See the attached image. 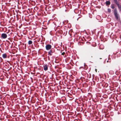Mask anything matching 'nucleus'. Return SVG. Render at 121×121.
Segmentation results:
<instances>
[{"label":"nucleus","mask_w":121,"mask_h":121,"mask_svg":"<svg viewBox=\"0 0 121 121\" xmlns=\"http://www.w3.org/2000/svg\"><path fill=\"white\" fill-rule=\"evenodd\" d=\"M114 13L116 19L118 20V19L119 17V16L117 13L116 9H115L114 10Z\"/></svg>","instance_id":"1"},{"label":"nucleus","mask_w":121,"mask_h":121,"mask_svg":"<svg viewBox=\"0 0 121 121\" xmlns=\"http://www.w3.org/2000/svg\"><path fill=\"white\" fill-rule=\"evenodd\" d=\"M46 49L47 50H48L50 49L51 48L52 46L50 44H47L45 47Z\"/></svg>","instance_id":"2"},{"label":"nucleus","mask_w":121,"mask_h":121,"mask_svg":"<svg viewBox=\"0 0 121 121\" xmlns=\"http://www.w3.org/2000/svg\"><path fill=\"white\" fill-rule=\"evenodd\" d=\"M1 37L3 39H5L7 37V35L6 33H2L1 34Z\"/></svg>","instance_id":"3"},{"label":"nucleus","mask_w":121,"mask_h":121,"mask_svg":"<svg viewBox=\"0 0 121 121\" xmlns=\"http://www.w3.org/2000/svg\"><path fill=\"white\" fill-rule=\"evenodd\" d=\"M43 67L44 68V70L46 71H47L48 69V65H45V64L43 65Z\"/></svg>","instance_id":"4"},{"label":"nucleus","mask_w":121,"mask_h":121,"mask_svg":"<svg viewBox=\"0 0 121 121\" xmlns=\"http://www.w3.org/2000/svg\"><path fill=\"white\" fill-rule=\"evenodd\" d=\"M53 53V52L52 51V50H50L48 52V55L50 56H52V53Z\"/></svg>","instance_id":"5"},{"label":"nucleus","mask_w":121,"mask_h":121,"mask_svg":"<svg viewBox=\"0 0 121 121\" xmlns=\"http://www.w3.org/2000/svg\"><path fill=\"white\" fill-rule=\"evenodd\" d=\"M2 57L4 59L6 58L7 57V55L5 53L3 54L2 55Z\"/></svg>","instance_id":"6"},{"label":"nucleus","mask_w":121,"mask_h":121,"mask_svg":"<svg viewBox=\"0 0 121 121\" xmlns=\"http://www.w3.org/2000/svg\"><path fill=\"white\" fill-rule=\"evenodd\" d=\"M110 1L108 0L106 1V4L107 5H109L110 4Z\"/></svg>","instance_id":"7"},{"label":"nucleus","mask_w":121,"mask_h":121,"mask_svg":"<svg viewBox=\"0 0 121 121\" xmlns=\"http://www.w3.org/2000/svg\"><path fill=\"white\" fill-rule=\"evenodd\" d=\"M118 7V8L119 9L120 11L121 12V5L119 4L118 5H117Z\"/></svg>","instance_id":"8"},{"label":"nucleus","mask_w":121,"mask_h":121,"mask_svg":"<svg viewBox=\"0 0 121 121\" xmlns=\"http://www.w3.org/2000/svg\"><path fill=\"white\" fill-rule=\"evenodd\" d=\"M113 0L117 5L119 4L117 0Z\"/></svg>","instance_id":"9"},{"label":"nucleus","mask_w":121,"mask_h":121,"mask_svg":"<svg viewBox=\"0 0 121 121\" xmlns=\"http://www.w3.org/2000/svg\"><path fill=\"white\" fill-rule=\"evenodd\" d=\"M32 43V42L31 40H29L28 42V44L29 45H30Z\"/></svg>","instance_id":"10"},{"label":"nucleus","mask_w":121,"mask_h":121,"mask_svg":"<svg viewBox=\"0 0 121 121\" xmlns=\"http://www.w3.org/2000/svg\"><path fill=\"white\" fill-rule=\"evenodd\" d=\"M108 11L109 12H111V10L110 9L108 8Z\"/></svg>","instance_id":"11"},{"label":"nucleus","mask_w":121,"mask_h":121,"mask_svg":"<svg viewBox=\"0 0 121 121\" xmlns=\"http://www.w3.org/2000/svg\"><path fill=\"white\" fill-rule=\"evenodd\" d=\"M111 8L112 9H113L114 8V6H112L111 7Z\"/></svg>","instance_id":"12"},{"label":"nucleus","mask_w":121,"mask_h":121,"mask_svg":"<svg viewBox=\"0 0 121 121\" xmlns=\"http://www.w3.org/2000/svg\"><path fill=\"white\" fill-rule=\"evenodd\" d=\"M65 52H63L62 53H61V55H64V54H65Z\"/></svg>","instance_id":"13"},{"label":"nucleus","mask_w":121,"mask_h":121,"mask_svg":"<svg viewBox=\"0 0 121 121\" xmlns=\"http://www.w3.org/2000/svg\"><path fill=\"white\" fill-rule=\"evenodd\" d=\"M95 71H96V72H97V69H95Z\"/></svg>","instance_id":"14"},{"label":"nucleus","mask_w":121,"mask_h":121,"mask_svg":"<svg viewBox=\"0 0 121 121\" xmlns=\"http://www.w3.org/2000/svg\"><path fill=\"white\" fill-rule=\"evenodd\" d=\"M78 18H77V20L78 21Z\"/></svg>","instance_id":"15"},{"label":"nucleus","mask_w":121,"mask_h":121,"mask_svg":"<svg viewBox=\"0 0 121 121\" xmlns=\"http://www.w3.org/2000/svg\"><path fill=\"white\" fill-rule=\"evenodd\" d=\"M0 58H1V57H0Z\"/></svg>","instance_id":"16"}]
</instances>
